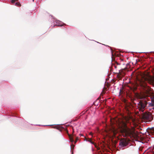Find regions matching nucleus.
<instances>
[{
  "mask_svg": "<svg viewBox=\"0 0 154 154\" xmlns=\"http://www.w3.org/2000/svg\"><path fill=\"white\" fill-rule=\"evenodd\" d=\"M138 114L140 118L146 121V122H150L153 119L152 114L150 112H140L139 113V112H137V114Z\"/></svg>",
  "mask_w": 154,
  "mask_h": 154,
  "instance_id": "3",
  "label": "nucleus"
},
{
  "mask_svg": "<svg viewBox=\"0 0 154 154\" xmlns=\"http://www.w3.org/2000/svg\"><path fill=\"white\" fill-rule=\"evenodd\" d=\"M15 5L19 7H20L21 6L19 2H16L15 3Z\"/></svg>",
  "mask_w": 154,
  "mask_h": 154,
  "instance_id": "10",
  "label": "nucleus"
},
{
  "mask_svg": "<svg viewBox=\"0 0 154 154\" xmlns=\"http://www.w3.org/2000/svg\"><path fill=\"white\" fill-rule=\"evenodd\" d=\"M149 106H154V103H152L149 104Z\"/></svg>",
  "mask_w": 154,
  "mask_h": 154,
  "instance_id": "14",
  "label": "nucleus"
},
{
  "mask_svg": "<svg viewBox=\"0 0 154 154\" xmlns=\"http://www.w3.org/2000/svg\"><path fill=\"white\" fill-rule=\"evenodd\" d=\"M97 149H99L100 148H97Z\"/></svg>",
  "mask_w": 154,
  "mask_h": 154,
  "instance_id": "22",
  "label": "nucleus"
},
{
  "mask_svg": "<svg viewBox=\"0 0 154 154\" xmlns=\"http://www.w3.org/2000/svg\"><path fill=\"white\" fill-rule=\"evenodd\" d=\"M107 133L110 137H114L117 133V130L116 128L113 127H111L109 128L107 131Z\"/></svg>",
  "mask_w": 154,
  "mask_h": 154,
  "instance_id": "4",
  "label": "nucleus"
},
{
  "mask_svg": "<svg viewBox=\"0 0 154 154\" xmlns=\"http://www.w3.org/2000/svg\"><path fill=\"white\" fill-rule=\"evenodd\" d=\"M91 144H94L95 145V146L96 147V145L95 144V143L94 142L92 141H91Z\"/></svg>",
  "mask_w": 154,
  "mask_h": 154,
  "instance_id": "16",
  "label": "nucleus"
},
{
  "mask_svg": "<svg viewBox=\"0 0 154 154\" xmlns=\"http://www.w3.org/2000/svg\"><path fill=\"white\" fill-rule=\"evenodd\" d=\"M69 137L70 141L72 142H74V140L73 137L71 136H69Z\"/></svg>",
  "mask_w": 154,
  "mask_h": 154,
  "instance_id": "9",
  "label": "nucleus"
},
{
  "mask_svg": "<svg viewBox=\"0 0 154 154\" xmlns=\"http://www.w3.org/2000/svg\"><path fill=\"white\" fill-rule=\"evenodd\" d=\"M151 101L152 103H154V96H153L152 98H151Z\"/></svg>",
  "mask_w": 154,
  "mask_h": 154,
  "instance_id": "11",
  "label": "nucleus"
},
{
  "mask_svg": "<svg viewBox=\"0 0 154 154\" xmlns=\"http://www.w3.org/2000/svg\"><path fill=\"white\" fill-rule=\"evenodd\" d=\"M115 64H116L117 65H120V64L118 63L117 62H116Z\"/></svg>",
  "mask_w": 154,
  "mask_h": 154,
  "instance_id": "19",
  "label": "nucleus"
},
{
  "mask_svg": "<svg viewBox=\"0 0 154 154\" xmlns=\"http://www.w3.org/2000/svg\"><path fill=\"white\" fill-rule=\"evenodd\" d=\"M122 125H120L119 127H121V132L123 134L124 137H129L131 138L134 137L135 133L134 129V128L131 129L128 128L126 124L123 122H122Z\"/></svg>",
  "mask_w": 154,
  "mask_h": 154,
  "instance_id": "1",
  "label": "nucleus"
},
{
  "mask_svg": "<svg viewBox=\"0 0 154 154\" xmlns=\"http://www.w3.org/2000/svg\"><path fill=\"white\" fill-rule=\"evenodd\" d=\"M87 141H88V142H90L91 143V141H92L91 139V138H88L87 140Z\"/></svg>",
  "mask_w": 154,
  "mask_h": 154,
  "instance_id": "15",
  "label": "nucleus"
},
{
  "mask_svg": "<svg viewBox=\"0 0 154 154\" xmlns=\"http://www.w3.org/2000/svg\"><path fill=\"white\" fill-rule=\"evenodd\" d=\"M89 134L91 135H92L93 134L91 132Z\"/></svg>",
  "mask_w": 154,
  "mask_h": 154,
  "instance_id": "20",
  "label": "nucleus"
},
{
  "mask_svg": "<svg viewBox=\"0 0 154 154\" xmlns=\"http://www.w3.org/2000/svg\"><path fill=\"white\" fill-rule=\"evenodd\" d=\"M128 144V141L125 139H122L119 142V145L122 147L126 146Z\"/></svg>",
  "mask_w": 154,
  "mask_h": 154,
  "instance_id": "6",
  "label": "nucleus"
},
{
  "mask_svg": "<svg viewBox=\"0 0 154 154\" xmlns=\"http://www.w3.org/2000/svg\"><path fill=\"white\" fill-rule=\"evenodd\" d=\"M102 93H103V94H104L105 93V90H103L102 91ZM102 94H101V95Z\"/></svg>",
  "mask_w": 154,
  "mask_h": 154,
  "instance_id": "18",
  "label": "nucleus"
},
{
  "mask_svg": "<svg viewBox=\"0 0 154 154\" xmlns=\"http://www.w3.org/2000/svg\"><path fill=\"white\" fill-rule=\"evenodd\" d=\"M148 102L146 99H142L138 100L137 108L140 112H143L146 109Z\"/></svg>",
  "mask_w": 154,
  "mask_h": 154,
  "instance_id": "2",
  "label": "nucleus"
},
{
  "mask_svg": "<svg viewBox=\"0 0 154 154\" xmlns=\"http://www.w3.org/2000/svg\"><path fill=\"white\" fill-rule=\"evenodd\" d=\"M78 140V138H77L75 141L74 142L75 143H76L77 140Z\"/></svg>",
  "mask_w": 154,
  "mask_h": 154,
  "instance_id": "17",
  "label": "nucleus"
},
{
  "mask_svg": "<svg viewBox=\"0 0 154 154\" xmlns=\"http://www.w3.org/2000/svg\"><path fill=\"white\" fill-rule=\"evenodd\" d=\"M99 154H102V153L100 152L99 153Z\"/></svg>",
  "mask_w": 154,
  "mask_h": 154,
  "instance_id": "21",
  "label": "nucleus"
},
{
  "mask_svg": "<svg viewBox=\"0 0 154 154\" xmlns=\"http://www.w3.org/2000/svg\"><path fill=\"white\" fill-rule=\"evenodd\" d=\"M124 76L123 73L120 71L118 73L117 75V77L119 79H121Z\"/></svg>",
  "mask_w": 154,
  "mask_h": 154,
  "instance_id": "8",
  "label": "nucleus"
},
{
  "mask_svg": "<svg viewBox=\"0 0 154 154\" xmlns=\"http://www.w3.org/2000/svg\"><path fill=\"white\" fill-rule=\"evenodd\" d=\"M117 65H116V64H114L112 65V67H115V68L116 69L117 68Z\"/></svg>",
  "mask_w": 154,
  "mask_h": 154,
  "instance_id": "13",
  "label": "nucleus"
},
{
  "mask_svg": "<svg viewBox=\"0 0 154 154\" xmlns=\"http://www.w3.org/2000/svg\"><path fill=\"white\" fill-rule=\"evenodd\" d=\"M18 0H11V2L12 3H14L16 1H18Z\"/></svg>",
  "mask_w": 154,
  "mask_h": 154,
  "instance_id": "12",
  "label": "nucleus"
},
{
  "mask_svg": "<svg viewBox=\"0 0 154 154\" xmlns=\"http://www.w3.org/2000/svg\"><path fill=\"white\" fill-rule=\"evenodd\" d=\"M140 85L145 88L146 86V82L148 81V78L145 76H141V79L139 80Z\"/></svg>",
  "mask_w": 154,
  "mask_h": 154,
  "instance_id": "5",
  "label": "nucleus"
},
{
  "mask_svg": "<svg viewBox=\"0 0 154 154\" xmlns=\"http://www.w3.org/2000/svg\"><path fill=\"white\" fill-rule=\"evenodd\" d=\"M147 131L150 135H154V127L148 128L147 129Z\"/></svg>",
  "mask_w": 154,
  "mask_h": 154,
  "instance_id": "7",
  "label": "nucleus"
}]
</instances>
